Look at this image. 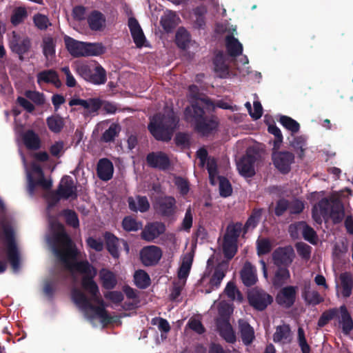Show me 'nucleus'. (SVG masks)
Returning a JSON list of instances; mask_svg holds the SVG:
<instances>
[{
  "instance_id": "nucleus-29",
  "label": "nucleus",
  "mask_w": 353,
  "mask_h": 353,
  "mask_svg": "<svg viewBox=\"0 0 353 353\" xmlns=\"http://www.w3.org/2000/svg\"><path fill=\"white\" fill-rule=\"evenodd\" d=\"M99 279L102 283V286L106 290H112L117 284L116 274L106 268H102L99 271Z\"/></svg>"
},
{
  "instance_id": "nucleus-42",
  "label": "nucleus",
  "mask_w": 353,
  "mask_h": 353,
  "mask_svg": "<svg viewBox=\"0 0 353 353\" xmlns=\"http://www.w3.org/2000/svg\"><path fill=\"white\" fill-rule=\"evenodd\" d=\"M303 298L306 304L316 305L324 301V299L316 290H310L305 288L303 292Z\"/></svg>"
},
{
  "instance_id": "nucleus-8",
  "label": "nucleus",
  "mask_w": 353,
  "mask_h": 353,
  "mask_svg": "<svg viewBox=\"0 0 353 353\" xmlns=\"http://www.w3.org/2000/svg\"><path fill=\"white\" fill-rule=\"evenodd\" d=\"M5 239L8 243L7 256L8 259L14 270L19 268L20 259L18 249L14 241V232L12 228H6L3 230Z\"/></svg>"
},
{
  "instance_id": "nucleus-3",
  "label": "nucleus",
  "mask_w": 353,
  "mask_h": 353,
  "mask_svg": "<svg viewBox=\"0 0 353 353\" xmlns=\"http://www.w3.org/2000/svg\"><path fill=\"white\" fill-rule=\"evenodd\" d=\"M209 105L207 100L199 99L196 104L187 107L185 110V120L194 125V129L203 135H208L218 126V122L214 117L206 119L203 117L204 109Z\"/></svg>"
},
{
  "instance_id": "nucleus-40",
  "label": "nucleus",
  "mask_w": 353,
  "mask_h": 353,
  "mask_svg": "<svg viewBox=\"0 0 353 353\" xmlns=\"http://www.w3.org/2000/svg\"><path fill=\"white\" fill-rule=\"evenodd\" d=\"M214 70L216 75L220 78H226L229 75V69L225 63L224 56L218 54L214 61Z\"/></svg>"
},
{
  "instance_id": "nucleus-25",
  "label": "nucleus",
  "mask_w": 353,
  "mask_h": 353,
  "mask_svg": "<svg viewBox=\"0 0 353 353\" xmlns=\"http://www.w3.org/2000/svg\"><path fill=\"white\" fill-rule=\"evenodd\" d=\"M217 329L220 336L228 343H233L236 341V335L228 320L219 321L217 322Z\"/></svg>"
},
{
  "instance_id": "nucleus-62",
  "label": "nucleus",
  "mask_w": 353,
  "mask_h": 353,
  "mask_svg": "<svg viewBox=\"0 0 353 353\" xmlns=\"http://www.w3.org/2000/svg\"><path fill=\"white\" fill-rule=\"evenodd\" d=\"M68 148L69 145L66 142L59 140L52 143L50 151L52 154H59L65 152Z\"/></svg>"
},
{
  "instance_id": "nucleus-39",
  "label": "nucleus",
  "mask_w": 353,
  "mask_h": 353,
  "mask_svg": "<svg viewBox=\"0 0 353 353\" xmlns=\"http://www.w3.org/2000/svg\"><path fill=\"white\" fill-rule=\"evenodd\" d=\"M179 22V18L172 11H166L161 19V24L166 32L171 31Z\"/></svg>"
},
{
  "instance_id": "nucleus-18",
  "label": "nucleus",
  "mask_w": 353,
  "mask_h": 353,
  "mask_svg": "<svg viewBox=\"0 0 353 353\" xmlns=\"http://www.w3.org/2000/svg\"><path fill=\"white\" fill-rule=\"evenodd\" d=\"M128 27L137 47L141 48L145 46L146 43L145 37L137 19L134 17H130L128 19Z\"/></svg>"
},
{
  "instance_id": "nucleus-34",
  "label": "nucleus",
  "mask_w": 353,
  "mask_h": 353,
  "mask_svg": "<svg viewBox=\"0 0 353 353\" xmlns=\"http://www.w3.org/2000/svg\"><path fill=\"white\" fill-rule=\"evenodd\" d=\"M273 341L275 343H290L291 341V330L288 324H283L276 327L273 334Z\"/></svg>"
},
{
  "instance_id": "nucleus-27",
  "label": "nucleus",
  "mask_w": 353,
  "mask_h": 353,
  "mask_svg": "<svg viewBox=\"0 0 353 353\" xmlns=\"http://www.w3.org/2000/svg\"><path fill=\"white\" fill-rule=\"evenodd\" d=\"M137 201L138 205L132 196L128 198V208L131 211L137 212L139 210L141 212H145L150 209V203L146 196L138 195Z\"/></svg>"
},
{
  "instance_id": "nucleus-20",
  "label": "nucleus",
  "mask_w": 353,
  "mask_h": 353,
  "mask_svg": "<svg viewBox=\"0 0 353 353\" xmlns=\"http://www.w3.org/2000/svg\"><path fill=\"white\" fill-rule=\"evenodd\" d=\"M113 172V164L108 159L103 158L99 160L97 164V173L101 180L109 181L112 178Z\"/></svg>"
},
{
  "instance_id": "nucleus-5",
  "label": "nucleus",
  "mask_w": 353,
  "mask_h": 353,
  "mask_svg": "<svg viewBox=\"0 0 353 353\" xmlns=\"http://www.w3.org/2000/svg\"><path fill=\"white\" fill-rule=\"evenodd\" d=\"M244 234L243 224L241 222H230L226 227L223 237V253L224 257L231 260L238 250V239L241 233Z\"/></svg>"
},
{
  "instance_id": "nucleus-22",
  "label": "nucleus",
  "mask_w": 353,
  "mask_h": 353,
  "mask_svg": "<svg viewBox=\"0 0 353 353\" xmlns=\"http://www.w3.org/2000/svg\"><path fill=\"white\" fill-rule=\"evenodd\" d=\"M104 239L108 252L114 259H119L120 256L119 250L120 246V239L110 232H105L104 234Z\"/></svg>"
},
{
  "instance_id": "nucleus-58",
  "label": "nucleus",
  "mask_w": 353,
  "mask_h": 353,
  "mask_svg": "<svg viewBox=\"0 0 353 353\" xmlns=\"http://www.w3.org/2000/svg\"><path fill=\"white\" fill-rule=\"evenodd\" d=\"M257 254L262 256L268 254L272 250V245L269 239L263 238L256 241Z\"/></svg>"
},
{
  "instance_id": "nucleus-56",
  "label": "nucleus",
  "mask_w": 353,
  "mask_h": 353,
  "mask_svg": "<svg viewBox=\"0 0 353 353\" xmlns=\"http://www.w3.org/2000/svg\"><path fill=\"white\" fill-rule=\"evenodd\" d=\"M332 199H328L327 198H323L321 199L317 205L321 212L323 218L327 219L329 216L330 211L332 207Z\"/></svg>"
},
{
  "instance_id": "nucleus-52",
  "label": "nucleus",
  "mask_w": 353,
  "mask_h": 353,
  "mask_svg": "<svg viewBox=\"0 0 353 353\" xmlns=\"http://www.w3.org/2000/svg\"><path fill=\"white\" fill-rule=\"evenodd\" d=\"M122 227L126 232H136L141 228V223L132 216H127L122 221Z\"/></svg>"
},
{
  "instance_id": "nucleus-17",
  "label": "nucleus",
  "mask_w": 353,
  "mask_h": 353,
  "mask_svg": "<svg viewBox=\"0 0 353 353\" xmlns=\"http://www.w3.org/2000/svg\"><path fill=\"white\" fill-rule=\"evenodd\" d=\"M240 277L245 286H253L258 281L256 267L250 261H245L240 271Z\"/></svg>"
},
{
  "instance_id": "nucleus-55",
  "label": "nucleus",
  "mask_w": 353,
  "mask_h": 353,
  "mask_svg": "<svg viewBox=\"0 0 353 353\" xmlns=\"http://www.w3.org/2000/svg\"><path fill=\"white\" fill-rule=\"evenodd\" d=\"M200 159L201 163H207V170L209 174L212 172H218L217 163L214 156H196Z\"/></svg>"
},
{
  "instance_id": "nucleus-36",
  "label": "nucleus",
  "mask_w": 353,
  "mask_h": 353,
  "mask_svg": "<svg viewBox=\"0 0 353 353\" xmlns=\"http://www.w3.org/2000/svg\"><path fill=\"white\" fill-rule=\"evenodd\" d=\"M345 216L344 208L342 203L338 200L332 199V207L330 211L329 216L334 224L340 223Z\"/></svg>"
},
{
  "instance_id": "nucleus-59",
  "label": "nucleus",
  "mask_w": 353,
  "mask_h": 353,
  "mask_svg": "<svg viewBox=\"0 0 353 353\" xmlns=\"http://www.w3.org/2000/svg\"><path fill=\"white\" fill-rule=\"evenodd\" d=\"M74 69L85 80L88 81L89 79H90L92 68L88 64L76 62L74 63Z\"/></svg>"
},
{
  "instance_id": "nucleus-7",
  "label": "nucleus",
  "mask_w": 353,
  "mask_h": 353,
  "mask_svg": "<svg viewBox=\"0 0 353 353\" xmlns=\"http://www.w3.org/2000/svg\"><path fill=\"white\" fill-rule=\"evenodd\" d=\"M248 298L250 305L259 311L264 310L273 301L271 295L259 288L250 290Z\"/></svg>"
},
{
  "instance_id": "nucleus-24",
  "label": "nucleus",
  "mask_w": 353,
  "mask_h": 353,
  "mask_svg": "<svg viewBox=\"0 0 353 353\" xmlns=\"http://www.w3.org/2000/svg\"><path fill=\"white\" fill-rule=\"evenodd\" d=\"M87 21L90 28L94 31H101L105 26L104 15L97 10H94L89 14Z\"/></svg>"
},
{
  "instance_id": "nucleus-50",
  "label": "nucleus",
  "mask_w": 353,
  "mask_h": 353,
  "mask_svg": "<svg viewBox=\"0 0 353 353\" xmlns=\"http://www.w3.org/2000/svg\"><path fill=\"white\" fill-rule=\"evenodd\" d=\"M219 182V194L222 197H228L232 193V188L230 181L225 176H217Z\"/></svg>"
},
{
  "instance_id": "nucleus-11",
  "label": "nucleus",
  "mask_w": 353,
  "mask_h": 353,
  "mask_svg": "<svg viewBox=\"0 0 353 353\" xmlns=\"http://www.w3.org/2000/svg\"><path fill=\"white\" fill-rule=\"evenodd\" d=\"M216 31L220 33L228 32V34L225 39V45L230 55L235 57L242 53V44L237 39L233 37L234 33H236V32L235 28H227L226 27H223V25H218L216 27Z\"/></svg>"
},
{
  "instance_id": "nucleus-30",
  "label": "nucleus",
  "mask_w": 353,
  "mask_h": 353,
  "mask_svg": "<svg viewBox=\"0 0 353 353\" xmlns=\"http://www.w3.org/2000/svg\"><path fill=\"white\" fill-rule=\"evenodd\" d=\"M42 50L43 55L46 59L47 65L52 64L55 55V43L52 37H44L42 42Z\"/></svg>"
},
{
  "instance_id": "nucleus-63",
  "label": "nucleus",
  "mask_w": 353,
  "mask_h": 353,
  "mask_svg": "<svg viewBox=\"0 0 353 353\" xmlns=\"http://www.w3.org/2000/svg\"><path fill=\"white\" fill-rule=\"evenodd\" d=\"M290 202L285 199H279L276 203L274 214L276 216H281L289 208Z\"/></svg>"
},
{
  "instance_id": "nucleus-21",
  "label": "nucleus",
  "mask_w": 353,
  "mask_h": 353,
  "mask_svg": "<svg viewBox=\"0 0 353 353\" xmlns=\"http://www.w3.org/2000/svg\"><path fill=\"white\" fill-rule=\"evenodd\" d=\"M10 45L14 52L19 54H22L28 50L30 42L27 37H22L17 33L13 32L12 37L10 41Z\"/></svg>"
},
{
  "instance_id": "nucleus-48",
  "label": "nucleus",
  "mask_w": 353,
  "mask_h": 353,
  "mask_svg": "<svg viewBox=\"0 0 353 353\" xmlns=\"http://www.w3.org/2000/svg\"><path fill=\"white\" fill-rule=\"evenodd\" d=\"M47 125L52 132L59 133L63 128L64 121L61 117L53 115L47 119Z\"/></svg>"
},
{
  "instance_id": "nucleus-53",
  "label": "nucleus",
  "mask_w": 353,
  "mask_h": 353,
  "mask_svg": "<svg viewBox=\"0 0 353 353\" xmlns=\"http://www.w3.org/2000/svg\"><path fill=\"white\" fill-rule=\"evenodd\" d=\"M121 131V127L119 124L112 123L109 128L106 130L101 137V140L105 142L112 141Z\"/></svg>"
},
{
  "instance_id": "nucleus-60",
  "label": "nucleus",
  "mask_w": 353,
  "mask_h": 353,
  "mask_svg": "<svg viewBox=\"0 0 353 353\" xmlns=\"http://www.w3.org/2000/svg\"><path fill=\"white\" fill-rule=\"evenodd\" d=\"M27 16V11L24 8H17L14 10L11 17V22L14 26L19 25L25 20Z\"/></svg>"
},
{
  "instance_id": "nucleus-57",
  "label": "nucleus",
  "mask_w": 353,
  "mask_h": 353,
  "mask_svg": "<svg viewBox=\"0 0 353 353\" xmlns=\"http://www.w3.org/2000/svg\"><path fill=\"white\" fill-rule=\"evenodd\" d=\"M280 123L288 130L292 133H296L299 130V124L292 118L287 116H282L280 118Z\"/></svg>"
},
{
  "instance_id": "nucleus-47",
  "label": "nucleus",
  "mask_w": 353,
  "mask_h": 353,
  "mask_svg": "<svg viewBox=\"0 0 353 353\" xmlns=\"http://www.w3.org/2000/svg\"><path fill=\"white\" fill-rule=\"evenodd\" d=\"M225 276V272L223 270V268L220 265L216 266L210 280L211 289H218Z\"/></svg>"
},
{
  "instance_id": "nucleus-13",
  "label": "nucleus",
  "mask_w": 353,
  "mask_h": 353,
  "mask_svg": "<svg viewBox=\"0 0 353 353\" xmlns=\"http://www.w3.org/2000/svg\"><path fill=\"white\" fill-rule=\"evenodd\" d=\"M57 191L63 199H77L78 197L77 186L73 179L68 175L64 176L59 184Z\"/></svg>"
},
{
  "instance_id": "nucleus-23",
  "label": "nucleus",
  "mask_w": 353,
  "mask_h": 353,
  "mask_svg": "<svg viewBox=\"0 0 353 353\" xmlns=\"http://www.w3.org/2000/svg\"><path fill=\"white\" fill-rule=\"evenodd\" d=\"M65 47L73 57H84L85 42L77 41L68 36L64 37Z\"/></svg>"
},
{
  "instance_id": "nucleus-6",
  "label": "nucleus",
  "mask_w": 353,
  "mask_h": 353,
  "mask_svg": "<svg viewBox=\"0 0 353 353\" xmlns=\"http://www.w3.org/2000/svg\"><path fill=\"white\" fill-rule=\"evenodd\" d=\"M71 296L74 303L77 305L93 311L102 323L107 325L112 322V317L108 314L105 306L92 305L87 296L80 290L73 289Z\"/></svg>"
},
{
  "instance_id": "nucleus-61",
  "label": "nucleus",
  "mask_w": 353,
  "mask_h": 353,
  "mask_svg": "<svg viewBox=\"0 0 353 353\" xmlns=\"http://www.w3.org/2000/svg\"><path fill=\"white\" fill-rule=\"evenodd\" d=\"M296 249L299 255L305 260H308L311 256L312 248L303 242H299L296 244Z\"/></svg>"
},
{
  "instance_id": "nucleus-1",
  "label": "nucleus",
  "mask_w": 353,
  "mask_h": 353,
  "mask_svg": "<svg viewBox=\"0 0 353 353\" xmlns=\"http://www.w3.org/2000/svg\"><path fill=\"white\" fill-rule=\"evenodd\" d=\"M51 228L53 230V251L56 256L68 268L83 274L81 279L83 290L90 294L92 299L99 305L105 307L99 287L94 281L97 270L86 260L72 263L71 261L74 260L77 256V250L66 232L64 225L59 221H54L51 223Z\"/></svg>"
},
{
  "instance_id": "nucleus-10",
  "label": "nucleus",
  "mask_w": 353,
  "mask_h": 353,
  "mask_svg": "<svg viewBox=\"0 0 353 353\" xmlns=\"http://www.w3.org/2000/svg\"><path fill=\"white\" fill-rule=\"evenodd\" d=\"M295 253L290 245L279 247L272 253V260L276 267L288 268L294 261Z\"/></svg>"
},
{
  "instance_id": "nucleus-32",
  "label": "nucleus",
  "mask_w": 353,
  "mask_h": 353,
  "mask_svg": "<svg viewBox=\"0 0 353 353\" xmlns=\"http://www.w3.org/2000/svg\"><path fill=\"white\" fill-rule=\"evenodd\" d=\"M294 156H272L274 166L282 173L288 174L290 171V165Z\"/></svg>"
},
{
  "instance_id": "nucleus-16",
  "label": "nucleus",
  "mask_w": 353,
  "mask_h": 353,
  "mask_svg": "<svg viewBox=\"0 0 353 353\" xmlns=\"http://www.w3.org/2000/svg\"><path fill=\"white\" fill-rule=\"evenodd\" d=\"M296 287L292 285L283 288L276 296V303L286 308L291 307L296 301Z\"/></svg>"
},
{
  "instance_id": "nucleus-19",
  "label": "nucleus",
  "mask_w": 353,
  "mask_h": 353,
  "mask_svg": "<svg viewBox=\"0 0 353 353\" xmlns=\"http://www.w3.org/2000/svg\"><path fill=\"white\" fill-rule=\"evenodd\" d=\"M176 201L172 196L159 199L157 203V210L162 216L170 217L174 213Z\"/></svg>"
},
{
  "instance_id": "nucleus-51",
  "label": "nucleus",
  "mask_w": 353,
  "mask_h": 353,
  "mask_svg": "<svg viewBox=\"0 0 353 353\" xmlns=\"http://www.w3.org/2000/svg\"><path fill=\"white\" fill-rule=\"evenodd\" d=\"M190 42L189 33L184 28H179L176 33V43L183 49L188 48Z\"/></svg>"
},
{
  "instance_id": "nucleus-33",
  "label": "nucleus",
  "mask_w": 353,
  "mask_h": 353,
  "mask_svg": "<svg viewBox=\"0 0 353 353\" xmlns=\"http://www.w3.org/2000/svg\"><path fill=\"white\" fill-rule=\"evenodd\" d=\"M148 165L161 170H166L170 166V161L168 156H146Z\"/></svg>"
},
{
  "instance_id": "nucleus-38",
  "label": "nucleus",
  "mask_w": 353,
  "mask_h": 353,
  "mask_svg": "<svg viewBox=\"0 0 353 353\" xmlns=\"http://www.w3.org/2000/svg\"><path fill=\"white\" fill-rule=\"evenodd\" d=\"M262 208H254L252 210L251 214L249 216L244 225H243L244 234H246L250 229H254L258 225L262 216Z\"/></svg>"
},
{
  "instance_id": "nucleus-9",
  "label": "nucleus",
  "mask_w": 353,
  "mask_h": 353,
  "mask_svg": "<svg viewBox=\"0 0 353 353\" xmlns=\"http://www.w3.org/2000/svg\"><path fill=\"white\" fill-rule=\"evenodd\" d=\"M31 170L33 174L37 175V179H34L31 174H28V188L31 192H33L37 186H41L43 189L48 190L52 187V181L45 179L44 173L40 165L37 163H32Z\"/></svg>"
},
{
  "instance_id": "nucleus-54",
  "label": "nucleus",
  "mask_w": 353,
  "mask_h": 353,
  "mask_svg": "<svg viewBox=\"0 0 353 353\" xmlns=\"http://www.w3.org/2000/svg\"><path fill=\"white\" fill-rule=\"evenodd\" d=\"M303 225L302 235L303 239L312 244H316L317 234L315 230L305 222L301 223Z\"/></svg>"
},
{
  "instance_id": "nucleus-37",
  "label": "nucleus",
  "mask_w": 353,
  "mask_h": 353,
  "mask_svg": "<svg viewBox=\"0 0 353 353\" xmlns=\"http://www.w3.org/2000/svg\"><path fill=\"white\" fill-rule=\"evenodd\" d=\"M25 145L30 150H38L41 147V139L33 130L26 131L22 136Z\"/></svg>"
},
{
  "instance_id": "nucleus-43",
  "label": "nucleus",
  "mask_w": 353,
  "mask_h": 353,
  "mask_svg": "<svg viewBox=\"0 0 353 353\" xmlns=\"http://www.w3.org/2000/svg\"><path fill=\"white\" fill-rule=\"evenodd\" d=\"M134 281L136 286L140 289H145L151 283L148 274L143 270H139L135 272Z\"/></svg>"
},
{
  "instance_id": "nucleus-14",
  "label": "nucleus",
  "mask_w": 353,
  "mask_h": 353,
  "mask_svg": "<svg viewBox=\"0 0 353 353\" xmlns=\"http://www.w3.org/2000/svg\"><path fill=\"white\" fill-rule=\"evenodd\" d=\"M165 231V225L161 222H152L147 224L141 233L143 240L152 242L155 239L163 234Z\"/></svg>"
},
{
  "instance_id": "nucleus-12",
  "label": "nucleus",
  "mask_w": 353,
  "mask_h": 353,
  "mask_svg": "<svg viewBox=\"0 0 353 353\" xmlns=\"http://www.w3.org/2000/svg\"><path fill=\"white\" fill-rule=\"evenodd\" d=\"M161 249L156 245H148L140 252V259L145 266L156 265L162 257Z\"/></svg>"
},
{
  "instance_id": "nucleus-35",
  "label": "nucleus",
  "mask_w": 353,
  "mask_h": 353,
  "mask_svg": "<svg viewBox=\"0 0 353 353\" xmlns=\"http://www.w3.org/2000/svg\"><path fill=\"white\" fill-rule=\"evenodd\" d=\"M37 82L39 84H41L42 83H52L57 88L61 85V82L59 80L57 72L52 70L39 72L37 74Z\"/></svg>"
},
{
  "instance_id": "nucleus-2",
  "label": "nucleus",
  "mask_w": 353,
  "mask_h": 353,
  "mask_svg": "<svg viewBox=\"0 0 353 353\" xmlns=\"http://www.w3.org/2000/svg\"><path fill=\"white\" fill-rule=\"evenodd\" d=\"M51 228L53 230V251L56 256L68 268L83 274L81 279L83 290L90 294L92 299L99 305L105 307L99 287L94 281L97 270L86 260L72 263L71 261L74 260L77 256V250L66 232L64 225L59 221H54L51 223Z\"/></svg>"
},
{
  "instance_id": "nucleus-64",
  "label": "nucleus",
  "mask_w": 353,
  "mask_h": 353,
  "mask_svg": "<svg viewBox=\"0 0 353 353\" xmlns=\"http://www.w3.org/2000/svg\"><path fill=\"white\" fill-rule=\"evenodd\" d=\"M33 20L35 26L40 30H45L50 25L48 18L41 14L34 15Z\"/></svg>"
},
{
  "instance_id": "nucleus-41",
  "label": "nucleus",
  "mask_w": 353,
  "mask_h": 353,
  "mask_svg": "<svg viewBox=\"0 0 353 353\" xmlns=\"http://www.w3.org/2000/svg\"><path fill=\"white\" fill-rule=\"evenodd\" d=\"M340 280L342 285V295L345 298L350 297L353 288V279L349 272L341 274Z\"/></svg>"
},
{
  "instance_id": "nucleus-44",
  "label": "nucleus",
  "mask_w": 353,
  "mask_h": 353,
  "mask_svg": "<svg viewBox=\"0 0 353 353\" xmlns=\"http://www.w3.org/2000/svg\"><path fill=\"white\" fill-rule=\"evenodd\" d=\"M61 215L65 219V223L77 229L79 227V220L77 212L70 209H64L61 211Z\"/></svg>"
},
{
  "instance_id": "nucleus-49",
  "label": "nucleus",
  "mask_w": 353,
  "mask_h": 353,
  "mask_svg": "<svg viewBox=\"0 0 353 353\" xmlns=\"http://www.w3.org/2000/svg\"><path fill=\"white\" fill-rule=\"evenodd\" d=\"M339 309L336 307L327 310L323 312L318 320L317 325L319 327L325 326L330 321L338 316Z\"/></svg>"
},
{
  "instance_id": "nucleus-26",
  "label": "nucleus",
  "mask_w": 353,
  "mask_h": 353,
  "mask_svg": "<svg viewBox=\"0 0 353 353\" xmlns=\"http://www.w3.org/2000/svg\"><path fill=\"white\" fill-rule=\"evenodd\" d=\"M239 328L243 343L246 345H250L255 338L253 327L244 319H239Z\"/></svg>"
},
{
  "instance_id": "nucleus-46",
  "label": "nucleus",
  "mask_w": 353,
  "mask_h": 353,
  "mask_svg": "<svg viewBox=\"0 0 353 353\" xmlns=\"http://www.w3.org/2000/svg\"><path fill=\"white\" fill-rule=\"evenodd\" d=\"M105 72L100 65H96L92 69L90 79L88 81L94 84H102L105 81Z\"/></svg>"
},
{
  "instance_id": "nucleus-28",
  "label": "nucleus",
  "mask_w": 353,
  "mask_h": 353,
  "mask_svg": "<svg viewBox=\"0 0 353 353\" xmlns=\"http://www.w3.org/2000/svg\"><path fill=\"white\" fill-rule=\"evenodd\" d=\"M341 316L339 323L341 325L342 332L347 335L353 330V320L345 305H341L339 307Z\"/></svg>"
},
{
  "instance_id": "nucleus-4",
  "label": "nucleus",
  "mask_w": 353,
  "mask_h": 353,
  "mask_svg": "<svg viewBox=\"0 0 353 353\" xmlns=\"http://www.w3.org/2000/svg\"><path fill=\"white\" fill-rule=\"evenodd\" d=\"M178 121L171 110H167L166 114H157L154 117L148 125L152 136L157 140L169 141L171 139Z\"/></svg>"
},
{
  "instance_id": "nucleus-15",
  "label": "nucleus",
  "mask_w": 353,
  "mask_h": 353,
  "mask_svg": "<svg viewBox=\"0 0 353 353\" xmlns=\"http://www.w3.org/2000/svg\"><path fill=\"white\" fill-rule=\"evenodd\" d=\"M256 156H241L236 161V167L239 174L246 178L255 175L254 164Z\"/></svg>"
},
{
  "instance_id": "nucleus-45",
  "label": "nucleus",
  "mask_w": 353,
  "mask_h": 353,
  "mask_svg": "<svg viewBox=\"0 0 353 353\" xmlns=\"http://www.w3.org/2000/svg\"><path fill=\"white\" fill-rule=\"evenodd\" d=\"M105 52V48L100 43H85L84 57L99 56Z\"/></svg>"
},
{
  "instance_id": "nucleus-31",
  "label": "nucleus",
  "mask_w": 353,
  "mask_h": 353,
  "mask_svg": "<svg viewBox=\"0 0 353 353\" xmlns=\"http://www.w3.org/2000/svg\"><path fill=\"white\" fill-rule=\"evenodd\" d=\"M290 279V273L288 268L277 267L274 276L272 279V283L275 288H281Z\"/></svg>"
}]
</instances>
